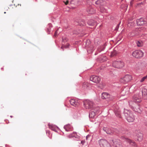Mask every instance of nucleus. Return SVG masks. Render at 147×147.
Returning <instances> with one entry per match:
<instances>
[{"label":"nucleus","instance_id":"f257e3e1","mask_svg":"<svg viewBox=\"0 0 147 147\" xmlns=\"http://www.w3.org/2000/svg\"><path fill=\"white\" fill-rule=\"evenodd\" d=\"M124 115L127 121L129 122H131L134 121L135 117L132 112L127 110H125L124 111Z\"/></svg>","mask_w":147,"mask_h":147},{"label":"nucleus","instance_id":"f03ea898","mask_svg":"<svg viewBox=\"0 0 147 147\" xmlns=\"http://www.w3.org/2000/svg\"><path fill=\"white\" fill-rule=\"evenodd\" d=\"M110 143L113 147H123L120 140L117 139H114L110 141Z\"/></svg>","mask_w":147,"mask_h":147},{"label":"nucleus","instance_id":"7ed1b4c3","mask_svg":"<svg viewBox=\"0 0 147 147\" xmlns=\"http://www.w3.org/2000/svg\"><path fill=\"white\" fill-rule=\"evenodd\" d=\"M132 77L131 75H127L121 78L120 80V81L122 83L125 84L130 81L132 80Z\"/></svg>","mask_w":147,"mask_h":147},{"label":"nucleus","instance_id":"20e7f679","mask_svg":"<svg viewBox=\"0 0 147 147\" xmlns=\"http://www.w3.org/2000/svg\"><path fill=\"white\" fill-rule=\"evenodd\" d=\"M84 107L86 109H90L93 108L94 104L93 102L90 100H86L84 102Z\"/></svg>","mask_w":147,"mask_h":147},{"label":"nucleus","instance_id":"39448f33","mask_svg":"<svg viewBox=\"0 0 147 147\" xmlns=\"http://www.w3.org/2000/svg\"><path fill=\"white\" fill-rule=\"evenodd\" d=\"M112 66L116 68H121L124 66V63L123 62L121 61H115L113 62Z\"/></svg>","mask_w":147,"mask_h":147},{"label":"nucleus","instance_id":"423d86ee","mask_svg":"<svg viewBox=\"0 0 147 147\" xmlns=\"http://www.w3.org/2000/svg\"><path fill=\"white\" fill-rule=\"evenodd\" d=\"M98 142L100 147H111L109 142L105 140L100 139Z\"/></svg>","mask_w":147,"mask_h":147},{"label":"nucleus","instance_id":"0eeeda50","mask_svg":"<svg viewBox=\"0 0 147 147\" xmlns=\"http://www.w3.org/2000/svg\"><path fill=\"white\" fill-rule=\"evenodd\" d=\"M144 53L141 50H137L133 52L132 55L135 57L139 58L143 56Z\"/></svg>","mask_w":147,"mask_h":147},{"label":"nucleus","instance_id":"6e6552de","mask_svg":"<svg viewBox=\"0 0 147 147\" xmlns=\"http://www.w3.org/2000/svg\"><path fill=\"white\" fill-rule=\"evenodd\" d=\"M90 79L91 81L95 83H99L100 80V79L99 77L95 76H91Z\"/></svg>","mask_w":147,"mask_h":147},{"label":"nucleus","instance_id":"1a4fd4ad","mask_svg":"<svg viewBox=\"0 0 147 147\" xmlns=\"http://www.w3.org/2000/svg\"><path fill=\"white\" fill-rule=\"evenodd\" d=\"M133 100L136 102H140L142 100L141 97L139 94H136L133 97Z\"/></svg>","mask_w":147,"mask_h":147},{"label":"nucleus","instance_id":"9d476101","mask_svg":"<svg viewBox=\"0 0 147 147\" xmlns=\"http://www.w3.org/2000/svg\"><path fill=\"white\" fill-rule=\"evenodd\" d=\"M131 108L134 111L138 113H140L141 112V111L140 108L139 106L138 105L134 104L131 107Z\"/></svg>","mask_w":147,"mask_h":147},{"label":"nucleus","instance_id":"9b49d317","mask_svg":"<svg viewBox=\"0 0 147 147\" xmlns=\"http://www.w3.org/2000/svg\"><path fill=\"white\" fill-rule=\"evenodd\" d=\"M122 139L125 140L126 142L129 143V144L132 146H134V147H136V143L133 140L125 138H123Z\"/></svg>","mask_w":147,"mask_h":147},{"label":"nucleus","instance_id":"f8f14e48","mask_svg":"<svg viewBox=\"0 0 147 147\" xmlns=\"http://www.w3.org/2000/svg\"><path fill=\"white\" fill-rule=\"evenodd\" d=\"M70 102L71 105L76 107L80 105L79 100L74 99H71L70 100Z\"/></svg>","mask_w":147,"mask_h":147},{"label":"nucleus","instance_id":"ddd939ff","mask_svg":"<svg viewBox=\"0 0 147 147\" xmlns=\"http://www.w3.org/2000/svg\"><path fill=\"white\" fill-rule=\"evenodd\" d=\"M142 96L144 99H147V89L143 88L142 90Z\"/></svg>","mask_w":147,"mask_h":147},{"label":"nucleus","instance_id":"4468645a","mask_svg":"<svg viewBox=\"0 0 147 147\" xmlns=\"http://www.w3.org/2000/svg\"><path fill=\"white\" fill-rule=\"evenodd\" d=\"M137 24L138 26H142L146 24V21H144L143 18H140L137 20Z\"/></svg>","mask_w":147,"mask_h":147},{"label":"nucleus","instance_id":"2eb2a0df","mask_svg":"<svg viewBox=\"0 0 147 147\" xmlns=\"http://www.w3.org/2000/svg\"><path fill=\"white\" fill-rule=\"evenodd\" d=\"M69 138H76L79 139L80 138V136L77 134V133L75 132H74L73 133L68 136Z\"/></svg>","mask_w":147,"mask_h":147},{"label":"nucleus","instance_id":"dca6fc26","mask_svg":"<svg viewBox=\"0 0 147 147\" xmlns=\"http://www.w3.org/2000/svg\"><path fill=\"white\" fill-rule=\"evenodd\" d=\"M103 130L108 134H112L114 133L113 130L111 129L104 127Z\"/></svg>","mask_w":147,"mask_h":147},{"label":"nucleus","instance_id":"f3484780","mask_svg":"<svg viewBox=\"0 0 147 147\" xmlns=\"http://www.w3.org/2000/svg\"><path fill=\"white\" fill-rule=\"evenodd\" d=\"M64 128L65 129L66 131H71L73 129L72 127L69 124L65 125L64 126Z\"/></svg>","mask_w":147,"mask_h":147},{"label":"nucleus","instance_id":"a211bd4d","mask_svg":"<svg viewBox=\"0 0 147 147\" xmlns=\"http://www.w3.org/2000/svg\"><path fill=\"white\" fill-rule=\"evenodd\" d=\"M140 28H139L138 29H137L136 30L133 31L131 34V36H134L139 34V32L140 31Z\"/></svg>","mask_w":147,"mask_h":147},{"label":"nucleus","instance_id":"6ab92c4d","mask_svg":"<svg viewBox=\"0 0 147 147\" xmlns=\"http://www.w3.org/2000/svg\"><path fill=\"white\" fill-rule=\"evenodd\" d=\"M110 97V95L107 93H103L102 94L101 97L102 99L107 98Z\"/></svg>","mask_w":147,"mask_h":147},{"label":"nucleus","instance_id":"aec40b11","mask_svg":"<svg viewBox=\"0 0 147 147\" xmlns=\"http://www.w3.org/2000/svg\"><path fill=\"white\" fill-rule=\"evenodd\" d=\"M137 140L139 142L141 141L143 138V134L141 133H140L137 135Z\"/></svg>","mask_w":147,"mask_h":147},{"label":"nucleus","instance_id":"412c9836","mask_svg":"<svg viewBox=\"0 0 147 147\" xmlns=\"http://www.w3.org/2000/svg\"><path fill=\"white\" fill-rule=\"evenodd\" d=\"M95 115V113L94 111H91L89 113V117L90 118H94Z\"/></svg>","mask_w":147,"mask_h":147},{"label":"nucleus","instance_id":"4be33fe9","mask_svg":"<svg viewBox=\"0 0 147 147\" xmlns=\"http://www.w3.org/2000/svg\"><path fill=\"white\" fill-rule=\"evenodd\" d=\"M115 112L116 115L117 117L119 118H121L120 111L119 110H118L117 111H115Z\"/></svg>","mask_w":147,"mask_h":147},{"label":"nucleus","instance_id":"5701e85b","mask_svg":"<svg viewBox=\"0 0 147 147\" xmlns=\"http://www.w3.org/2000/svg\"><path fill=\"white\" fill-rule=\"evenodd\" d=\"M136 44L138 47H142L143 45V42L141 41H138L136 42Z\"/></svg>","mask_w":147,"mask_h":147},{"label":"nucleus","instance_id":"b1692460","mask_svg":"<svg viewBox=\"0 0 147 147\" xmlns=\"http://www.w3.org/2000/svg\"><path fill=\"white\" fill-rule=\"evenodd\" d=\"M135 23L134 22H129L127 24L128 27L131 28L133 27L135 25Z\"/></svg>","mask_w":147,"mask_h":147},{"label":"nucleus","instance_id":"393cba45","mask_svg":"<svg viewBox=\"0 0 147 147\" xmlns=\"http://www.w3.org/2000/svg\"><path fill=\"white\" fill-rule=\"evenodd\" d=\"M117 53V51L115 50H114L113 51L111 52V57H113L116 55Z\"/></svg>","mask_w":147,"mask_h":147},{"label":"nucleus","instance_id":"a878e982","mask_svg":"<svg viewBox=\"0 0 147 147\" xmlns=\"http://www.w3.org/2000/svg\"><path fill=\"white\" fill-rule=\"evenodd\" d=\"M147 78V75L144 77H143L140 80V82H144Z\"/></svg>","mask_w":147,"mask_h":147},{"label":"nucleus","instance_id":"bb28decb","mask_svg":"<svg viewBox=\"0 0 147 147\" xmlns=\"http://www.w3.org/2000/svg\"><path fill=\"white\" fill-rule=\"evenodd\" d=\"M88 83L87 82H84L83 85V86L84 88H85L88 87Z\"/></svg>","mask_w":147,"mask_h":147},{"label":"nucleus","instance_id":"cd10ccee","mask_svg":"<svg viewBox=\"0 0 147 147\" xmlns=\"http://www.w3.org/2000/svg\"><path fill=\"white\" fill-rule=\"evenodd\" d=\"M94 21L93 20H91L88 22V24L90 25L91 26H93L94 25Z\"/></svg>","mask_w":147,"mask_h":147},{"label":"nucleus","instance_id":"c85d7f7f","mask_svg":"<svg viewBox=\"0 0 147 147\" xmlns=\"http://www.w3.org/2000/svg\"><path fill=\"white\" fill-rule=\"evenodd\" d=\"M69 46V44L67 43L66 45H62L61 47V49H63V48H68Z\"/></svg>","mask_w":147,"mask_h":147},{"label":"nucleus","instance_id":"c756f323","mask_svg":"<svg viewBox=\"0 0 147 147\" xmlns=\"http://www.w3.org/2000/svg\"><path fill=\"white\" fill-rule=\"evenodd\" d=\"M48 125H49V128H50V129H52L53 130H54V127L53 125H50V124H49Z\"/></svg>","mask_w":147,"mask_h":147},{"label":"nucleus","instance_id":"7c9ffc66","mask_svg":"<svg viewBox=\"0 0 147 147\" xmlns=\"http://www.w3.org/2000/svg\"><path fill=\"white\" fill-rule=\"evenodd\" d=\"M102 0H98L96 2V3L97 4H100V3L102 2Z\"/></svg>","mask_w":147,"mask_h":147},{"label":"nucleus","instance_id":"2f4dec72","mask_svg":"<svg viewBox=\"0 0 147 147\" xmlns=\"http://www.w3.org/2000/svg\"><path fill=\"white\" fill-rule=\"evenodd\" d=\"M102 60L104 61L106 60L107 58L105 57H102Z\"/></svg>","mask_w":147,"mask_h":147},{"label":"nucleus","instance_id":"473e14b6","mask_svg":"<svg viewBox=\"0 0 147 147\" xmlns=\"http://www.w3.org/2000/svg\"><path fill=\"white\" fill-rule=\"evenodd\" d=\"M58 30H57V31H56V32H55V33L54 36L55 37H56V36H57V34L58 33Z\"/></svg>","mask_w":147,"mask_h":147},{"label":"nucleus","instance_id":"72a5a7b5","mask_svg":"<svg viewBox=\"0 0 147 147\" xmlns=\"http://www.w3.org/2000/svg\"><path fill=\"white\" fill-rule=\"evenodd\" d=\"M85 25V24L84 23V22H82V23H81L79 24V25L80 26H84Z\"/></svg>","mask_w":147,"mask_h":147},{"label":"nucleus","instance_id":"f704fd0d","mask_svg":"<svg viewBox=\"0 0 147 147\" xmlns=\"http://www.w3.org/2000/svg\"><path fill=\"white\" fill-rule=\"evenodd\" d=\"M63 2L65 3V5H67L68 4L69 1H68L67 0L66 2H65V1H63Z\"/></svg>","mask_w":147,"mask_h":147},{"label":"nucleus","instance_id":"c9c22d12","mask_svg":"<svg viewBox=\"0 0 147 147\" xmlns=\"http://www.w3.org/2000/svg\"><path fill=\"white\" fill-rule=\"evenodd\" d=\"M85 142L84 140H82L81 141V143L83 145L84 144Z\"/></svg>","mask_w":147,"mask_h":147},{"label":"nucleus","instance_id":"e433bc0d","mask_svg":"<svg viewBox=\"0 0 147 147\" xmlns=\"http://www.w3.org/2000/svg\"><path fill=\"white\" fill-rule=\"evenodd\" d=\"M101 9H102V7H100V10H101V12H104L105 9H104L103 10H101Z\"/></svg>","mask_w":147,"mask_h":147},{"label":"nucleus","instance_id":"4c0bfd02","mask_svg":"<svg viewBox=\"0 0 147 147\" xmlns=\"http://www.w3.org/2000/svg\"><path fill=\"white\" fill-rule=\"evenodd\" d=\"M133 3V1H131L130 3V5L131 6L132 5Z\"/></svg>","mask_w":147,"mask_h":147},{"label":"nucleus","instance_id":"58836bf2","mask_svg":"<svg viewBox=\"0 0 147 147\" xmlns=\"http://www.w3.org/2000/svg\"><path fill=\"white\" fill-rule=\"evenodd\" d=\"M90 42V41L89 40H87V42H86V45H87V43H89Z\"/></svg>","mask_w":147,"mask_h":147},{"label":"nucleus","instance_id":"ea45409f","mask_svg":"<svg viewBox=\"0 0 147 147\" xmlns=\"http://www.w3.org/2000/svg\"><path fill=\"white\" fill-rule=\"evenodd\" d=\"M64 39H65V40H66V38H63V41H64Z\"/></svg>","mask_w":147,"mask_h":147},{"label":"nucleus","instance_id":"a19ab883","mask_svg":"<svg viewBox=\"0 0 147 147\" xmlns=\"http://www.w3.org/2000/svg\"><path fill=\"white\" fill-rule=\"evenodd\" d=\"M118 28V25L117 26V28Z\"/></svg>","mask_w":147,"mask_h":147},{"label":"nucleus","instance_id":"79ce46f5","mask_svg":"<svg viewBox=\"0 0 147 147\" xmlns=\"http://www.w3.org/2000/svg\"><path fill=\"white\" fill-rule=\"evenodd\" d=\"M103 50V49H102L101 50H102H102Z\"/></svg>","mask_w":147,"mask_h":147},{"label":"nucleus","instance_id":"37998d69","mask_svg":"<svg viewBox=\"0 0 147 147\" xmlns=\"http://www.w3.org/2000/svg\"><path fill=\"white\" fill-rule=\"evenodd\" d=\"M4 13H6V12H4Z\"/></svg>","mask_w":147,"mask_h":147},{"label":"nucleus","instance_id":"c03bdc74","mask_svg":"<svg viewBox=\"0 0 147 147\" xmlns=\"http://www.w3.org/2000/svg\"><path fill=\"white\" fill-rule=\"evenodd\" d=\"M87 137H86V139H87Z\"/></svg>","mask_w":147,"mask_h":147}]
</instances>
